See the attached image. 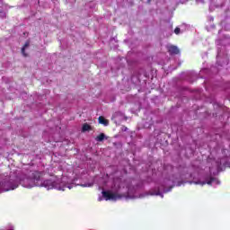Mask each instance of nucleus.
<instances>
[{"label":"nucleus","mask_w":230,"mask_h":230,"mask_svg":"<svg viewBox=\"0 0 230 230\" xmlns=\"http://www.w3.org/2000/svg\"><path fill=\"white\" fill-rule=\"evenodd\" d=\"M99 202H102V198H99Z\"/></svg>","instance_id":"15"},{"label":"nucleus","mask_w":230,"mask_h":230,"mask_svg":"<svg viewBox=\"0 0 230 230\" xmlns=\"http://www.w3.org/2000/svg\"><path fill=\"white\" fill-rule=\"evenodd\" d=\"M89 130H93L91 125L84 123L82 128V132H88Z\"/></svg>","instance_id":"10"},{"label":"nucleus","mask_w":230,"mask_h":230,"mask_svg":"<svg viewBox=\"0 0 230 230\" xmlns=\"http://www.w3.org/2000/svg\"><path fill=\"white\" fill-rule=\"evenodd\" d=\"M223 153L226 154V149L223 150Z\"/></svg>","instance_id":"16"},{"label":"nucleus","mask_w":230,"mask_h":230,"mask_svg":"<svg viewBox=\"0 0 230 230\" xmlns=\"http://www.w3.org/2000/svg\"><path fill=\"white\" fill-rule=\"evenodd\" d=\"M40 186L47 188V190H53L54 188H57V181H53L51 180H46L40 183Z\"/></svg>","instance_id":"2"},{"label":"nucleus","mask_w":230,"mask_h":230,"mask_svg":"<svg viewBox=\"0 0 230 230\" xmlns=\"http://www.w3.org/2000/svg\"><path fill=\"white\" fill-rule=\"evenodd\" d=\"M168 52L170 53V55H179V48H177V46H170L168 48Z\"/></svg>","instance_id":"5"},{"label":"nucleus","mask_w":230,"mask_h":230,"mask_svg":"<svg viewBox=\"0 0 230 230\" xmlns=\"http://www.w3.org/2000/svg\"><path fill=\"white\" fill-rule=\"evenodd\" d=\"M98 121L101 125H103L104 127L109 126V119H105L103 116H100L98 118Z\"/></svg>","instance_id":"6"},{"label":"nucleus","mask_w":230,"mask_h":230,"mask_svg":"<svg viewBox=\"0 0 230 230\" xmlns=\"http://www.w3.org/2000/svg\"><path fill=\"white\" fill-rule=\"evenodd\" d=\"M26 48H30V40H27L24 46L22 48V54L23 57H28V54H26Z\"/></svg>","instance_id":"8"},{"label":"nucleus","mask_w":230,"mask_h":230,"mask_svg":"<svg viewBox=\"0 0 230 230\" xmlns=\"http://www.w3.org/2000/svg\"><path fill=\"white\" fill-rule=\"evenodd\" d=\"M127 130H128V128L127 127H122V131L123 132H127Z\"/></svg>","instance_id":"13"},{"label":"nucleus","mask_w":230,"mask_h":230,"mask_svg":"<svg viewBox=\"0 0 230 230\" xmlns=\"http://www.w3.org/2000/svg\"><path fill=\"white\" fill-rule=\"evenodd\" d=\"M215 178L210 177L209 180L206 181L197 182L196 184H201V186H204L205 184H208V186H211V184L214 182Z\"/></svg>","instance_id":"9"},{"label":"nucleus","mask_w":230,"mask_h":230,"mask_svg":"<svg viewBox=\"0 0 230 230\" xmlns=\"http://www.w3.org/2000/svg\"><path fill=\"white\" fill-rule=\"evenodd\" d=\"M116 199H121V197L119 196V194H118V192L116 193Z\"/></svg>","instance_id":"14"},{"label":"nucleus","mask_w":230,"mask_h":230,"mask_svg":"<svg viewBox=\"0 0 230 230\" xmlns=\"http://www.w3.org/2000/svg\"><path fill=\"white\" fill-rule=\"evenodd\" d=\"M102 197L105 200H114L116 199V193L111 190H102Z\"/></svg>","instance_id":"3"},{"label":"nucleus","mask_w":230,"mask_h":230,"mask_svg":"<svg viewBox=\"0 0 230 230\" xmlns=\"http://www.w3.org/2000/svg\"><path fill=\"white\" fill-rule=\"evenodd\" d=\"M174 33L176 35H179V33H181V28L177 27L175 30H174Z\"/></svg>","instance_id":"12"},{"label":"nucleus","mask_w":230,"mask_h":230,"mask_svg":"<svg viewBox=\"0 0 230 230\" xmlns=\"http://www.w3.org/2000/svg\"><path fill=\"white\" fill-rule=\"evenodd\" d=\"M104 139H109V137H106L105 133H101L95 137V141H98L99 143H102Z\"/></svg>","instance_id":"7"},{"label":"nucleus","mask_w":230,"mask_h":230,"mask_svg":"<svg viewBox=\"0 0 230 230\" xmlns=\"http://www.w3.org/2000/svg\"><path fill=\"white\" fill-rule=\"evenodd\" d=\"M17 188V185L12 184L10 181H6L4 183V191H10V190H15Z\"/></svg>","instance_id":"4"},{"label":"nucleus","mask_w":230,"mask_h":230,"mask_svg":"<svg viewBox=\"0 0 230 230\" xmlns=\"http://www.w3.org/2000/svg\"><path fill=\"white\" fill-rule=\"evenodd\" d=\"M40 179H42V172L32 171L29 173L28 177L23 179V186L25 188L40 186V183H39Z\"/></svg>","instance_id":"1"},{"label":"nucleus","mask_w":230,"mask_h":230,"mask_svg":"<svg viewBox=\"0 0 230 230\" xmlns=\"http://www.w3.org/2000/svg\"><path fill=\"white\" fill-rule=\"evenodd\" d=\"M1 19H6V13L4 11H0Z\"/></svg>","instance_id":"11"}]
</instances>
